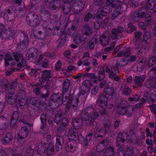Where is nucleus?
Listing matches in <instances>:
<instances>
[{
    "instance_id": "nucleus-1",
    "label": "nucleus",
    "mask_w": 156,
    "mask_h": 156,
    "mask_svg": "<svg viewBox=\"0 0 156 156\" xmlns=\"http://www.w3.org/2000/svg\"><path fill=\"white\" fill-rule=\"evenodd\" d=\"M63 99V95L59 93L53 94L49 99V105L51 108L55 109L62 104L65 105L69 100V97L65 96Z\"/></svg>"
},
{
    "instance_id": "nucleus-2",
    "label": "nucleus",
    "mask_w": 156,
    "mask_h": 156,
    "mask_svg": "<svg viewBox=\"0 0 156 156\" xmlns=\"http://www.w3.org/2000/svg\"><path fill=\"white\" fill-rule=\"evenodd\" d=\"M99 115V114L92 107H89L83 111L81 113V116L84 120L87 121V123L91 126H93L95 119Z\"/></svg>"
},
{
    "instance_id": "nucleus-3",
    "label": "nucleus",
    "mask_w": 156,
    "mask_h": 156,
    "mask_svg": "<svg viewBox=\"0 0 156 156\" xmlns=\"http://www.w3.org/2000/svg\"><path fill=\"white\" fill-rule=\"evenodd\" d=\"M27 23L32 27H35L40 25V20L36 12H30L26 18Z\"/></svg>"
},
{
    "instance_id": "nucleus-4",
    "label": "nucleus",
    "mask_w": 156,
    "mask_h": 156,
    "mask_svg": "<svg viewBox=\"0 0 156 156\" xmlns=\"http://www.w3.org/2000/svg\"><path fill=\"white\" fill-rule=\"evenodd\" d=\"M41 83L40 84L36 83L35 86L36 87L41 86L42 88L47 89V93L45 94H42L40 97L43 98H45L48 97L49 94V90L50 88L51 84V82L50 80H40Z\"/></svg>"
},
{
    "instance_id": "nucleus-5",
    "label": "nucleus",
    "mask_w": 156,
    "mask_h": 156,
    "mask_svg": "<svg viewBox=\"0 0 156 156\" xmlns=\"http://www.w3.org/2000/svg\"><path fill=\"white\" fill-rule=\"evenodd\" d=\"M8 95L5 96V100L8 104L12 105L16 103L17 97L14 93V88L7 92H5Z\"/></svg>"
},
{
    "instance_id": "nucleus-6",
    "label": "nucleus",
    "mask_w": 156,
    "mask_h": 156,
    "mask_svg": "<svg viewBox=\"0 0 156 156\" xmlns=\"http://www.w3.org/2000/svg\"><path fill=\"white\" fill-rule=\"evenodd\" d=\"M85 4V2H81L78 0L74 1L72 5V8L73 12L76 14L80 13L84 7Z\"/></svg>"
},
{
    "instance_id": "nucleus-7",
    "label": "nucleus",
    "mask_w": 156,
    "mask_h": 156,
    "mask_svg": "<svg viewBox=\"0 0 156 156\" xmlns=\"http://www.w3.org/2000/svg\"><path fill=\"white\" fill-rule=\"evenodd\" d=\"M124 29L123 27L121 26H119L117 27L116 28H114L111 30L112 35L111 38L113 40H115L118 38V36H119L120 38L122 37V35L121 34L123 32Z\"/></svg>"
},
{
    "instance_id": "nucleus-8",
    "label": "nucleus",
    "mask_w": 156,
    "mask_h": 156,
    "mask_svg": "<svg viewBox=\"0 0 156 156\" xmlns=\"http://www.w3.org/2000/svg\"><path fill=\"white\" fill-rule=\"evenodd\" d=\"M110 7L106 5L100 8L98 10L97 13L98 14L96 15V18L101 19V16L102 17L106 16L110 12Z\"/></svg>"
},
{
    "instance_id": "nucleus-9",
    "label": "nucleus",
    "mask_w": 156,
    "mask_h": 156,
    "mask_svg": "<svg viewBox=\"0 0 156 156\" xmlns=\"http://www.w3.org/2000/svg\"><path fill=\"white\" fill-rule=\"evenodd\" d=\"M128 136V134L126 133L119 132L116 137L115 142L116 146L118 147L122 145L126 139V137Z\"/></svg>"
},
{
    "instance_id": "nucleus-10",
    "label": "nucleus",
    "mask_w": 156,
    "mask_h": 156,
    "mask_svg": "<svg viewBox=\"0 0 156 156\" xmlns=\"http://www.w3.org/2000/svg\"><path fill=\"white\" fill-rule=\"evenodd\" d=\"M38 54L37 49L35 48H31L27 51L25 58L28 60H29L30 58L35 59L37 58Z\"/></svg>"
},
{
    "instance_id": "nucleus-11",
    "label": "nucleus",
    "mask_w": 156,
    "mask_h": 156,
    "mask_svg": "<svg viewBox=\"0 0 156 156\" xmlns=\"http://www.w3.org/2000/svg\"><path fill=\"white\" fill-rule=\"evenodd\" d=\"M108 98L103 94H101L99 96L97 100V103L99 105L101 108H104L107 107V105Z\"/></svg>"
},
{
    "instance_id": "nucleus-12",
    "label": "nucleus",
    "mask_w": 156,
    "mask_h": 156,
    "mask_svg": "<svg viewBox=\"0 0 156 156\" xmlns=\"http://www.w3.org/2000/svg\"><path fill=\"white\" fill-rule=\"evenodd\" d=\"M145 78L144 75L141 76H136L134 79L135 83L133 84V87L135 88L140 87L143 86V83Z\"/></svg>"
},
{
    "instance_id": "nucleus-13",
    "label": "nucleus",
    "mask_w": 156,
    "mask_h": 156,
    "mask_svg": "<svg viewBox=\"0 0 156 156\" xmlns=\"http://www.w3.org/2000/svg\"><path fill=\"white\" fill-rule=\"evenodd\" d=\"M68 138L69 140L75 141L78 139L80 140V138L78 136V133L76 131V129L72 128L69 131Z\"/></svg>"
},
{
    "instance_id": "nucleus-14",
    "label": "nucleus",
    "mask_w": 156,
    "mask_h": 156,
    "mask_svg": "<svg viewBox=\"0 0 156 156\" xmlns=\"http://www.w3.org/2000/svg\"><path fill=\"white\" fill-rule=\"evenodd\" d=\"M0 84L2 86H4L5 87V90L6 92L8 91L11 90L12 89L15 88V83H12L10 84L8 82V80L6 79H3L1 80Z\"/></svg>"
},
{
    "instance_id": "nucleus-15",
    "label": "nucleus",
    "mask_w": 156,
    "mask_h": 156,
    "mask_svg": "<svg viewBox=\"0 0 156 156\" xmlns=\"http://www.w3.org/2000/svg\"><path fill=\"white\" fill-rule=\"evenodd\" d=\"M62 5V2L60 0H52L49 3V7L51 10L60 8Z\"/></svg>"
},
{
    "instance_id": "nucleus-16",
    "label": "nucleus",
    "mask_w": 156,
    "mask_h": 156,
    "mask_svg": "<svg viewBox=\"0 0 156 156\" xmlns=\"http://www.w3.org/2000/svg\"><path fill=\"white\" fill-rule=\"evenodd\" d=\"M13 138V133L8 132L6 134L3 138L1 140V142L2 144L5 145L9 144L12 142Z\"/></svg>"
},
{
    "instance_id": "nucleus-17",
    "label": "nucleus",
    "mask_w": 156,
    "mask_h": 156,
    "mask_svg": "<svg viewBox=\"0 0 156 156\" xmlns=\"http://www.w3.org/2000/svg\"><path fill=\"white\" fill-rule=\"evenodd\" d=\"M51 13L48 10H43L41 11L40 16L41 20L43 22L48 23L51 19Z\"/></svg>"
},
{
    "instance_id": "nucleus-18",
    "label": "nucleus",
    "mask_w": 156,
    "mask_h": 156,
    "mask_svg": "<svg viewBox=\"0 0 156 156\" xmlns=\"http://www.w3.org/2000/svg\"><path fill=\"white\" fill-rule=\"evenodd\" d=\"M83 119L81 118H78L73 119L72 122L73 126L75 129L81 128L82 126Z\"/></svg>"
},
{
    "instance_id": "nucleus-19",
    "label": "nucleus",
    "mask_w": 156,
    "mask_h": 156,
    "mask_svg": "<svg viewBox=\"0 0 156 156\" xmlns=\"http://www.w3.org/2000/svg\"><path fill=\"white\" fill-rule=\"evenodd\" d=\"M20 42L18 44V46L22 49L26 47L28 45L29 41L28 37L25 35L22 37L20 40Z\"/></svg>"
},
{
    "instance_id": "nucleus-20",
    "label": "nucleus",
    "mask_w": 156,
    "mask_h": 156,
    "mask_svg": "<svg viewBox=\"0 0 156 156\" xmlns=\"http://www.w3.org/2000/svg\"><path fill=\"white\" fill-rule=\"evenodd\" d=\"M151 40V34L149 31H145L143 35L142 42L148 46L150 44Z\"/></svg>"
},
{
    "instance_id": "nucleus-21",
    "label": "nucleus",
    "mask_w": 156,
    "mask_h": 156,
    "mask_svg": "<svg viewBox=\"0 0 156 156\" xmlns=\"http://www.w3.org/2000/svg\"><path fill=\"white\" fill-rule=\"evenodd\" d=\"M111 83H108L105 86L104 89V92L105 95L107 97H109L110 96H113L115 92L114 90V89L112 87H110L109 84Z\"/></svg>"
},
{
    "instance_id": "nucleus-22",
    "label": "nucleus",
    "mask_w": 156,
    "mask_h": 156,
    "mask_svg": "<svg viewBox=\"0 0 156 156\" xmlns=\"http://www.w3.org/2000/svg\"><path fill=\"white\" fill-rule=\"evenodd\" d=\"M127 103L126 101L123 100L119 104L118 108V111L120 114H122L125 113L124 110L128 107Z\"/></svg>"
},
{
    "instance_id": "nucleus-23",
    "label": "nucleus",
    "mask_w": 156,
    "mask_h": 156,
    "mask_svg": "<svg viewBox=\"0 0 156 156\" xmlns=\"http://www.w3.org/2000/svg\"><path fill=\"white\" fill-rule=\"evenodd\" d=\"M110 40L109 37L108 36L103 34L100 37L99 42L102 46H105L108 44Z\"/></svg>"
},
{
    "instance_id": "nucleus-24",
    "label": "nucleus",
    "mask_w": 156,
    "mask_h": 156,
    "mask_svg": "<svg viewBox=\"0 0 156 156\" xmlns=\"http://www.w3.org/2000/svg\"><path fill=\"white\" fill-rule=\"evenodd\" d=\"M51 71L49 70H45L42 71V76L41 79L43 80H50V78H51L52 77V73Z\"/></svg>"
},
{
    "instance_id": "nucleus-25",
    "label": "nucleus",
    "mask_w": 156,
    "mask_h": 156,
    "mask_svg": "<svg viewBox=\"0 0 156 156\" xmlns=\"http://www.w3.org/2000/svg\"><path fill=\"white\" fill-rule=\"evenodd\" d=\"M28 129L27 126H23L20 130L18 135L21 137L25 138L27 136L29 133Z\"/></svg>"
},
{
    "instance_id": "nucleus-26",
    "label": "nucleus",
    "mask_w": 156,
    "mask_h": 156,
    "mask_svg": "<svg viewBox=\"0 0 156 156\" xmlns=\"http://www.w3.org/2000/svg\"><path fill=\"white\" fill-rule=\"evenodd\" d=\"M62 9L64 13L65 14L69 13L71 11V5L70 3H67L63 4Z\"/></svg>"
},
{
    "instance_id": "nucleus-27",
    "label": "nucleus",
    "mask_w": 156,
    "mask_h": 156,
    "mask_svg": "<svg viewBox=\"0 0 156 156\" xmlns=\"http://www.w3.org/2000/svg\"><path fill=\"white\" fill-rule=\"evenodd\" d=\"M115 2V0H106L105 3L106 6H109L110 5L112 8H119L121 7V5L116 4Z\"/></svg>"
},
{
    "instance_id": "nucleus-28",
    "label": "nucleus",
    "mask_w": 156,
    "mask_h": 156,
    "mask_svg": "<svg viewBox=\"0 0 156 156\" xmlns=\"http://www.w3.org/2000/svg\"><path fill=\"white\" fill-rule=\"evenodd\" d=\"M115 151L114 148L112 147L106 148L104 152V156H114Z\"/></svg>"
},
{
    "instance_id": "nucleus-29",
    "label": "nucleus",
    "mask_w": 156,
    "mask_h": 156,
    "mask_svg": "<svg viewBox=\"0 0 156 156\" xmlns=\"http://www.w3.org/2000/svg\"><path fill=\"white\" fill-rule=\"evenodd\" d=\"M97 76V79L99 81L102 80L105 77V67H102L98 71Z\"/></svg>"
},
{
    "instance_id": "nucleus-30",
    "label": "nucleus",
    "mask_w": 156,
    "mask_h": 156,
    "mask_svg": "<svg viewBox=\"0 0 156 156\" xmlns=\"http://www.w3.org/2000/svg\"><path fill=\"white\" fill-rule=\"evenodd\" d=\"M147 12V9L144 6L140 8L137 11V13L139 16L140 18H143L144 17Z\"/></svg>"
},
{
    "instance_id": "nucleus-31",
    "label": "nucleus",
    "mask_w": 156,
    "mask_h": 156,
    "mask_svg": "<svg viewBox=\"0 0 156 156\" xmlns=\"http://www.w3.org/2000/svg\"><path fill=\"white\" fill-rule=\"evenodd\" d=\"M54 146L51 143H50L48 144L47 147L46 148L47 154L48 156H50L53 155L54 151Z\"/></svg>"
},
{
    "instance_id": "nucleus-32",
    "label": "nucleus",
    "mask_w": 156,
    "mask_h": 156,
    "mask_svg": "<svg viewBox=\"0 0 156 156\" xmlns=\"http://www.w3.org/2000/svg\"><path fill=\"white\" fill-rule=\"evenodd\" d=\"M133 107L132 106H129L126 109L124 110L125 113L122 114H120L121 115H126L127 117H130L132 115L133 111Z\"/></svg>"
},
{
    "instance_id": "nucleus-33",
    "label": "nucleus",
    "mask_w": 156,
    "mask_h": 156,
    "mask_svg": "<svg viewBox=\"0 0 156 156\" xmlns=\"http://www.w3.org/2000/svg\"><path fill=\"white\" fill-rule=\"evenodd\" d=\"M93 132L91 131L90 133H89L86 136L85 138L84 137L83 138V140L84 141V145L86 146H87L88 145V143L90 141L93 135Z\"/></svg>"
},
{
    "instance_id": "nucleus-34",
    "label": "nucleus",
    "mask_w": 156,
    "mask_h": 156,
    "mask_svg": "<svg viewBox=\"0 0 156 156\" xmlns=\"http://www.w3.org/2000/svg\"><path fill=\"white\" fill-rule=\"evenodd\" d=\"M39 99L36 98H31L28 102V104L30 106H37L38 105Z\"/></svg>"
},
{
    "instance_id": "nucleus-35",
    "label": "nucleus",
    "mask_w": 156,
    "mask_h": 156,
    "mask_svg": "<svg viewBox=\"0 0 156 156\" xmlns=\"http://www.w3.org/2000/svg\"><path fill=\"white\" fill-rule=\"evenodd\" d=\"M46 145L47 143H41L38 147L37 149L38 153L41 154L42 153H44L46 150Z\"/></svg>"
},
{
    "instance_id": "nucleus-36",
    "label": "nucleus",
    "mask_w": 156,
    "mask_h": 156,
    "mask_svg": "<svg viewBox=\"0 0 156 156\" xmlns=\"http://www.w3.org/2000/svg\"><path fill=\"white\" fill-rule=\"evenodd\" d=\"M156 62V55L152 56L149 58L147 62L148 66L150 68L155 64Z\"/></svg>"
},
{
    "instance_id": "nucleus-37",
    "label": "nucleus",
    "mask_w": 156,
    "mask_h": 156,
    "mask_svg": "<svg viewBox=\"0 0 156 156\" xmlns=\"http://www.w3.org/2000/svg\"><path fill=\"white\" fill-rule=\"evenodd\" d=\"M62 113L61 112H58L56 115H55L54 120V122L58 124L60 123V122L62 119Z\"/></svg>"
},
{
    "instance_id": "nucleus-38",
    "label": "nucleus",
    "mask_w": 156,
    "mask_h": 156,
    "mask_svg": "<svg viewBox=\"0 0 156 156\" xmlns=\"http://www.w3.org/2000/svg\"><path fill=\"white\" fill-rule=\"evenodd\" d=\"M146 62V60L144 59L141 60L137 65V70L139 72L142 71Z\"/></svg>"
},
{
    "instance_id": "nucleus-39",
    "label": "nucleus",
    "mask_w": 156,
    "mask_h": 156,
    "mask_svg": "<svg viewBox=\"0 0 156 156\" xmlns=\"http://www.w3.org/2000/svg\"><path fill=\"white\" fill-rule=\"evenodd\" d=\"M121 7L120 8H115V9L113 11V12L112 15L111 19L112 20L115 19L119 15L121 14L120 11Z\"/></svg>"
},
{
    "instance_id": "nucleus-40",
    "label": "nucleus",
    "mask_w": 156,
    "mask_h": 156,
    "mask_svg": "<svg viewBox=\"0 0 156 156\" xmlns=\"http://www.w3.org/2000/svg\"><path fill=\"white\" fill-rule=\"evenodd\" d=\"M14 15L20 17H24L25 16V11L21 9L18 10L14 9L13 10Z\"/></svg>"
},
{
    "instance_id": "nucleus-41",
    "label": "nucleus",
    "mask_w": 156,
    "mask_h": 156,
    "mask_svg": "<svg viewBox=\"0 0 156 156\" xmlns=\"http://www.w3.org/2000/svg\"><path fill=\"white\" fill-rule=\"evenodd\" d=\"M70 86V81L69 80H67L63 83V93H66L69 89Z\"/></svg>"
},
{
    "instance_id": "nucleus-42",
    "label": "nucleus",
    "mask_w": 156,
    "mask_h": 156,
    "mask_svg": "<svg viewBox=\"0 0 156 156\" xmlns=\"http://www.w3.org/2000/svg\"><path fill=\"white\" fill-rule=\"evenodd\" d=\"M34 37L35 39L42 40L45 37V35L44 33H42L41 31H39L37 34H33Z\"/></svg>"
},
{
    "instance_id": "nucleus-43",
    "label": "nucleus",
    "mask_w": 156,
    "mask_h": 156,
    "mask_svg": "<svg viewBox=\"0 0 156 156\" xmlns=\"http://www.w3.org/2000/svg\"><path fill=\"white\" fill-rule=\"evenodd\" d=\"M83 30H84V33L88 35H90L92 33V28L90 27L88 24H85L84 26Z\"/></svg>"
},
{
    "instance_id": "nucleus-44",
    "label": "nucleus",
    "mask_w": 156,
    "mask_h": 156,
    "mask_svg": "<svg viewBox=\"0 0 156 156\" xmlns=\"http://www.w3.org/2000/svg\"><path fill=\"white\" fill-rule=\"evenodd\" d=\"M90 36V35H88L87 34L83 33V34L78 38L79 41H77L76 43H77L78 44L80 43H81L87 40Z\"/></svg>"
},
{
    "instance_id": "nucleus-45",
    "label": "nucleus",
    "mask_w": 156,
    "mask_h": 156,
    "mask_svg": "<svg viewBox=\"0 0 156 156\" xmlns=\"http://www.w3.org/2000/svg\"><path fill=\"white\" fill-rule=\"evenodd\" d=\"M79 102V99L78 97L76 98L75 100H74L73 101H72L71 103H69L70 105H71L72 108L74 110H76L78 109V103Z\"/></svg>"
},
{
    "instance_id": "nucleus-46",
    "label": "nucleus",
    "mask_w": 156,
    "mask_h": 156,
    "mask_svg": "<svg viewBox=\"0 0 156 156\" xmlns=\"http://www.w3.org/2000/svg\"><path fill=\"white\" fill-rule=\"evenodd\" d=\"M39 109L43 111L45 110L47 107L46 103L44 102L39 100L38 105L37 106Z\"/></svg>"
},
{
    "instance_id": "nucleus-47",
    "label": "nucleus",
    "mask_w": 156,
    "mask_h": 156,
    "mask_svg": "<svg viewBox=\"0 0 156 156\" xmlns=\"http://www.w3.org/2000/svg\"><path fill=\"white\" fill-rule=\"evenodd\" d=\"M140 17L137 13V11H135L131 16V20L133 22H136L139 21Z\"/></svg>"
},
{
    "instance_id": "nucleus-48",
    "label": "nucleus",
    "mask_w": 156,
    "mask_h": 156,
    "mask_svg": "<svg viewBox=\"0 0 156 156\" xmlns=\"http://www.w3.org/2000/svg\"><path fill=\"white\" fill-rule=\"evenodd\" d=\"M93 85L91 83V81L88 80H86L83 82L82 87H84V88L86 89H88V90H90V87H92Z\"/></svg>"
},
{
    "instance_id": "nucleus-49",
    "label": "nucleus",
    "mask_w": 156,
    "mask_h": 156,
    "mask_svg": "<svg viewBox=\"0 0 156 156\" xmlns=\"http://www.w3.org/2000/svg\"><path fill=\"white\" fill-rule=\"evenodd\" d=\"M30 12H36V11H37L39 9L38 6L36 3L34 4L32 3H30Z\"/></svg>"
},
{
    "instance_id": "nucleus-50",
    "label": "nucleus",
    "mask_w": 156,
    "mask_h": 156,
    "mask_svg": "<svg viewBox=\"0 0 156 156\" xmlns=\"http://www.w3.org/2000/svg\"><path fill=\"white\" fill-rule=\"evenodd\" d=\"M28 116H25L23 119H20L19 120V122H22L25 124L28 125L27 127H31L32 124L29 123V119H28Z\"/></svg>"
},
{
    "instance_id": "nucleus-51",
    "label": "nucleus",
    "mask_w": 156,
    "mask_h": 156,
    "mask_svg": "<svg viewBox=\"0 0 156 156\" xmlns=\"http://www.w3.org/2000/svg\"><path fill=\"white\" fill-rule=\"evenodd\" d=\"M98 20H96L94 23V27L95 29H98L102 23V19L98 18Z\"/></svg>"
},
{
    "instance_id": "nucleus-52",
    "label": "nucleus",
    "mask_w": 156,
    "mask_h": 156,
    "mask_svg": "<svg viewBox=\"0 0 156 156\" xmlns=\"http://www.w3.org/2000/svg\"><path fill=\"white\" fill-rule=\"evenodd\" d=\"M77 29V27L76 26L73 24L72 26L71 27L70 29L68 31V34L70 36H72L74 34H75V32Z\"/></svg>"
},
{
    "instance_id": "nucleus-53",
    "label": "nucleus",
    "mask_w": 156,
    "mask_h": 156,
    "mask_svg": "<svg viewBox=\"0 0 156 156\" xmlns=\"http://www.w3.org/2000/svg\"><path fill=\"white\" fill-rule=\"evenodd\" d=\"M60 27H56L55 28L52 30V34L53 35L59 36L62 34V31L59 29Z\"/></svg>"
},
{
    "instance_id": "nucleus-54",
    "label": "nucleus",
    "mask_w": 156,
    "mask_h": 156,
    "mask_svg": "<svg viewBox=\"0 0 156 156\" xmlns=\"http://www.w3.org/2000/svg\"><path fill=\"white\" fill-rule=\"evenodd\" d=\"M128 28L129 29V30H125V32L126 31L127 33H130L136 30V27L133 25L132 23H129L128 25Z\"/></svg>"
},
{
    "instance_id": "nucleus-55",
    "label": "nucleus",
    "mask_w": 156,
    "mask_h": 156,
    "mask_svg": "<svg viewBox=\"0 0 156 156\" xmlns=\"http://www.w3.org/2000/svg\"><path fill=\"white\" fill-rule=\"evenodd\" d=\"M64 137L62 136L58 135L56 136V143L64 145Z\"/></svg>"
},
{
    "instance_id": "nucleus-56",
    "label": "nucleus",
    "mask_w": 156,
    "mask_h": 156,
    "mask_svg": "<svg viewBox=\"0 0 156 156\" xmlns=\"http://www.w3.org/2000/svg\"><path fill=\"white\" fill-rule=\"evenodd\" d=\"M155 2V0H148L146 4V6L148 8H153V6H154Z\"/></svg>"
},
{
    "instance_id": "nucleus-57",
    "label": "nucleus",
    "mask_w": 156,
    "mask_h": 156,
    "mask_svg": "<svg viewBox=\"0 0 156 156\" xmlns=\"http://www.w3.org/2000/svg\"><path fill=\"white\" fill-rule=\"evenodd\" d=\"M105 148V146L104 145L99 143L97 146L96 150L98 152H101L104 151Z\"/></svg>"
},
{
    "instance_id": "nucleus-58",
    "label": "nucleus",
    "mask_w": 156,
    "mask_h": 156,
    "mask_svg": "<svg viewBox=\"0 0 156 156\" xmlns=\"http://www.w3.org/2000/svg\"><path fill=\"white\" fill-rule=\"evenodd\" d=\"M26 93L24 90L22 89L19 90L18 93V97L19 98H26Z\"/></svg>"
},
{
    "instance_id": "nucleus-59",
    "label": "nucleus",
    "mask_w": 156,
    "mask_h": 156,
    "mask_svg": "<svg viewBox=\"0 0 156 156\" xmlns=\"http://www.w3.org/2000/svg\"><path fill=\"white\" fill-rule=\"evenodd\" d=\"M41 121L43 127L45 126L47 124L46 116L44 114H42L41 116Z\"/></svg>"
},
{
    "instance_id": "nucleus-60",
    "label": "nucleus",
    "mask_w": 156,
    "mask_h": 156,
    "mask_svg": "<svg viewBox=\"0 0 156 156\" xmlns=\"http://www.w3.org/2000/svg\"><path fill=\"white\" fill-rule=\"evenodd\" d=\"M34 150L31 147L28 148L25 153V156H33Z\"/></svg>"
},
{
    "instance_id": "nucleus-61",
    "label": "nucleus",
    "mask_w": 156,
    "mask_h": 156,
    "mask_svg": "<svg viewBox=\"0 0 156 156\" xmlns=\"http://www.w3.org/2000/svg\"><path fill=\"white\" fill-rule=\"evenodd\" d=\"M18 102L20 106H23L25 105L27 102V101L26 98H19Z\"/></svg>"
},
{
    "instance_id": "nucleus-62",
    "label": "nucleus",
    "mask_w": 156,
    "mask_h": 156,
    "mask_svg": "<svg viewBox=\"0 0 156 156\" xmlns=\"http://www.w3.org/2000/svg\"><path fill=\"white\" fill-rule=\"evenodd\" d=\"M131 142L133 143H136L138 145H140L142 144V143L140 139H138L136 136V135H134V137L131 139Z\"/></svg>"
},
{
    "instance_id": "nucleus-63",
    "label": "nucleus",
    "mask_w": 156,
    "mask_h": 156,
    "mask_svg": "<svg viewBox=\"0 0 156 156\" xmlns=\"http://www.w3.org/2000/svg\"><path fill=\"white\" fill-rule=\"evenodd\" d=\"M104 125L105 127V134L108 131L110 127V122L107 120L106 121H105L104 123Z\"/></svg>"
},
{
    "instance_id": "nucleus-64",
    "label": "nucleus",
    "mask_w": 156,
    "mask_h": 156,
    "mask_svg": "<svg viewBox=\"0 0 156 156\" xmlns=\"http://www.w3.org/2000/svg\"><path fill=\"white\" fill-rule=\"evenodd\" d=\"M150 98L152 103L156 101V91H154L151 94Z\"/></svg>"
}]
</instances>
